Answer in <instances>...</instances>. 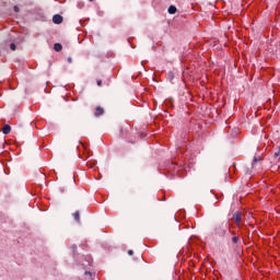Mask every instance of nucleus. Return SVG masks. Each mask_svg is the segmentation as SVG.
Returning a JSON list of instances; mask_svg holds the SVG:
<instances>
[{"mask_svg": "<svg viewBox=\"0 0 280 280\" xmlns=\"http://www.w3.org/2000/svg\"><path fill=\"white\" fill-rule=\"evenodd\" d=\"M82 259L81 266H83V268L93 266V258H91V256H82Z\"/></svg>", "mask_w": 280, "mask_h": 280, "instance_id": "nucleus-1", "label": "nucleus"}, {"mask_svg": "<svg viewBox=\"0 0 280 280\" xmlns=\"http://www.w3.org/2000/svg\"><path fill=\"white\" fill-rule=\"evenodd\" d=\"M233 222H236L237 226H240L241 222H242V213L236 212L233 214L232 217Z\"/></svg>", "mask_w": 280, "mask_h": 280, "instance_id": "nucleus-2", "label": "nucleus"}, {"mask_svg": "<svg viewBox=\"0 0 280 280\" xmlns=\"http://www.w3.org/2000/svg\"><path fill=\"white\" fill-rule=\"evenodd\" d=\"M52 23H55V25H60V23H62V15H60V14L54 15Z\"/></svg>", "mask_w": 280, "mask_h": 280, "instance_id": "nucleus-3", "label": "nucleus"}, {"mask_svg": "<svg viewBox=\"0 0 280 280\" xmlns=\"http://www.w3.org/2000/svg\"><path fill=\"white\" fill-rule=\"evenodd\" d=\"M214 231H215L217 235H220L221 237H224V235H226V229H222V226L215 228Z\"/></svg>", "mask_w": 280, "mask_h": 280, "instance_id": "nucleus-4", "label": "nucleus"}, {"mask_svg": "<svg viewBox=\"0 0 280 280\" xmlns=\"http://www.w3.org/2000/svg\"><path fill=\"white\" fill-rule=\"evenodd\" d=\"M94 115H95L96 117H102V115H104V109L102 108V106H97V107L95 108Z\"/></svg>", "mask_w": 280, "mask_h": 280, "instance_id": "nucleus-5", "label": "nucleus"}, {"mask_svg": "<svg viewBox=\"0 0 280 280\" xmlns=\"http://www.w3.org/2000/svg\"><path fill=\"white\" fill-rule=\"evenodd\" d=\"M11 130H12V127H10V125H3L2 127L3 135H10Z\"/></svg>", "mask_w": 280, "mask_h": 280, "instance_id": "nucleus-6", "label": "nucleus"}, {"mask_svg": "<svg viewBox=\"0 0 280 280\" xmlns=\"http://www.w3.org/2000/svg\"><path fill=\"white\" fill-rule=\"evenodd\" d=\"M54 49H55V51H62V44L56 43V44L54 45Z\"/></svg>", "mask_w": 280, "mask_h": 280, "instance_id": "nucleus-7", "label": "nucleus"}, {"mask_svg": "<svg viewBox=\"0 0 280 280\" xmlns=\"http://www.w3.org/2000/svg\"><path fill=\"white\" fill-rule=\"evenodd\" d=\"M176 12H177V9H176L175 5H171V7L168 8V14H176Z\"/></svg>", "mask_w": 280, "mask_h": 280, "instance_id": "nucleus-8", "label": "nucleus"}, {"mask_svg": "<svg viewBox=\"0 0 280 280\" xmlns=\"http://www.w3.org/2000/svg\"><path fill=\"white\" fill-rule=\"evenodd\" d=\"M73 218H74L75 222H78V224H80V211H75L73 213Z\"/></svg>", "mask_w": 280, "mask_h": 280, "instance_id": "nucleus-9", "label": "nucleus"}, {"mask_svg": "<svg viewBox=\"0 0 280 280\" xmlns=\"http://www.w3.org/2000/svg\"><path fill=\"white\" fill-rule=\"evenodd\" d=\"M94 276L95 275H93L91 271H85L84 272V277H86V279H89V280H92Z\"/></svg>", "mask_w": 280, "mask_h": 280, "instance_id": "nucleus-10", "label": "nucleus"}, {"mask_svg": "<svg viewBox=\"0 0 280 280\" xmlns=\"http://www.w3.org/2000/svg\"><path fill=\"white\" fill-rule=\"evenodd\" d=\"M232 242H233V244H237V242H240V237L236 236V235H234V236L232 237Z\"/></svg>", "mask_w": 280, "mask_h": 280, "instance_id": "nucleus-11", "label": "nucleus"}, {"mask_svg": "<svg viewBox=\"0 0 280 280\" xmlns=\"http://www.w3.org/2000/svg\"><path fill=\"white\" fill-rule=\"evenodd\" d=\"M10 49L12 51H16V44H14V43L10 44Z\"/></svg>", "mask_w": 280, "mask_h": 280, "instance_id": "nucleus-12", "label": "nucleus"}, {"mask_svg": "<svg viewBox=\"0 0 280 280\" xmlns=\"http://www.w3.org/2000/svg\"><path fill=\"white\" fill-rule=\"evenodd\" d=\"M71 248H72V253H73V255H75V250H78V246L72 245V246H71Z\"/></svg>", "mask_w": 280, "mask_h": 280, "instance_id": "nucleus-13", "label": "nucleus"}, {"mask_svg": "<svg viewBox=\"0 0 280 280\" xmlns=\"http://www.w3.org/2000/svg\"><path fill=\"white\" fill-rule=\"evenodd\" d=\"M259 159L257 156L254 158L253 160V165H255V163H258Z\"/></svg>", "mask_w": 280, "mask_h": 280, "instance_id": "nucleus-14", "label": "nucleus"}, {"mask_svg": "<svg viewBox=\"0 0 280 280\" xmlns=\"http://www.w3.org/2000/svg\"><path fill=\"white\" fill-rule=\"evenodd\" d=\"M128 255L133 256V255H135V252H133L132 249H129V250H128Z\"/></svg>", "mask_w": 280, "mask_h": 280, "instance_id": "nucleus-15", "label": "nucleus"}, {"mask_svg": "<svg viewBox=\"0 0 280 280\" xmlns=\"http://www.w3.org/2000/svg\"><path fill=\"white\" fill-rule=\"evenodd\" d=\"M279 154H280V151L275 152V154H273L275 159H277L279 156Z\"/></svg>", "mask_w": 280, "mask_h": 280, "instance_id": "nucleus-16", "label": "nucleus"}, {"mask_svg": "<svg viewBox=\"0 0 280 280\" xmlns=\"http://www.w3.org/2000/svg\"><path fill=\"white\" fill-rule=\"evenodd\" d=\"M96 84H97V86H102V80H98V81L96 82Z\"/></svg>", "mask_w": 280, "mask_h": 280, "instance_id": "nucleus-17", "label": "nucleus"}, {"mask_svg": "<svg viewBox=\"0 0 280 280\" xmlns=\"http://www.w3.org/2000/svg\"><path fill=\"white\" fill-rule=\"evenodd\" d=\"M68 62L71 65V62H73V59L71 57H69Z\"/></svg>", "mask_w": 280, "mask_h": 280, "instance_id": "nucleus-18", "label": "nucleus"}, {"mask_svg": "<svg viewBox=\"0 0 280 280\" xmlns=\"http://www.w3.org/2000/svg\"><path fill=\"white\" fill-rule=\"evenodd\" d=\"M13 10H14V12H19V7L15 5V7L13 8Z\"/></svg>", "mask_w": 280, "mask_h": 280, "instance_id": "nucleus-19", "label": "nucleus"}, {"mask_svg": "<svg viewBox=\"0 0 280 280\" xmlns=\"http://www.w3.org/2000/svg\"><path fill=\"white\" fill-rule=\"evenodd\" d=\"M174 170H176V167L178 166V164H172Z\"/></svg>", "mask_w": 280, "mask_h": 280, "instance_id": "nucleus-20", "label": "nucleus"}, {"mask_svg": "<svg viewBox=\"0 0 280 280\" xmlns=\"http://www.w3.org/2000/svg\"><path fill=\"white\" fill-rule=\"evenodd\" d=\"M231 234L235 235V232L230 231Z\"/></svg>", "mask_w": 280, "mask_h": 280, "instance_id": "nucleus-21", "label": "nucleus"}]
</instances>
